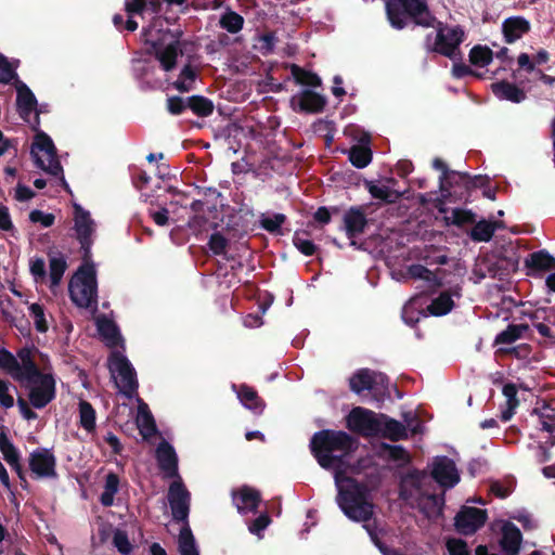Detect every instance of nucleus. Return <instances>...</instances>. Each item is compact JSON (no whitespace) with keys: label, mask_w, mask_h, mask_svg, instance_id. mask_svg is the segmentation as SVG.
<instances>
[{"label":"nucleus","mask_w":555,"mask_h":555,"mask_svg":"<svg viewBox=\"0 0 555 555\" xmlns=\"http://www.w3.org/2000/svg\"><path fill=\"white\" fill-rule=\"evenodd\" d=\"M302 235H308L307 232H295L293 236L294 246L305 256H312L317 251L315 244L309 238L304 237Z\"/></svg>","instance_id":"5fc2aeb1"},{"label":"nucleus","mask_w":555,"mask_h":555,"mask_svg":"<svg viewBox=\"0 0 555 555\" xmlns=\"http://www.w3.org/2000/svg\"><path fill=\"white\" fill-rule=\"evenodd\" d=\"M30 154L36 167L51 176L60 177L62 186L69 191V185L64 178L63 167L57 156V150L46 132H37L31 144Z\"/></svg>","instance_id":"0eeeda50"},{"label":"nucleus","mask_w":555,"mask_h":555,"mask_svg":"<svg viewBox=\"0 0 555 555\" xmlns=\"http://www.w3.org/2000/svg\"><path fill=\"white\" fill-rule=\"evenodd\" d=\"M505 223L496 220L493 216L488 217V243L492 242L498 247L488 253V276L498 279L500 284L491 287L496 289V294L488 292V320L508 321L513 317V310L519 304L511 296L501 295L500 292L511 284L509 278L518 269L519 257L516 248L513 246L508 236H498V230H504Z\"/></svg>","instance_id":"f257e3e1"},{"label":"nucleus","mask_w":555,"mask_h":555,"mask_svg":"<svg viewBox=\"0 0 555 555\" xmlns=\"http://www.w3.org/2000/svg\"><path fill=\"white\" fill-rule=\"evenodd\" d=\"M431 35H428L426 43L429 51L441 54L452 61L462 60L460 44L464 41L465 34L461 26L449 27L442 26L439 23L433 46L429 43Z\"/></svg>","instance_id":"1a4fd4ad"},{"label":"nucleus","mask_w":555,"mask_h":555,"mask_svg":"<svg viewBox=\"0 0 555 555\" xmlns=\"http://www.w3.org/2000/svg\"><path fill=\"white\" fill-rule=\"evenodd\" d=\"M386 13L393 28L401 30L406 26V15L401 0H388L386 2Z\"/></svg>","instance_id":"f704fd0d"},{"label":"nucleus","mask_w":555,"mask_h":555,"mask_svg":"<svg viewBox=\"0 0 555 555\" xmlns=\"http://www.w3.org/2000/svg\"><path fill=\"white\" fill-rule=\"evenodd\" d=\"M74 230L76 238L80 244L81 258L83 262L91 261L93 245V234L95 232V223L90 212L80 205H74Z\"/></svg>","instance_id":"9b49d317"},{"label":"nucleus","mask_w":555,"mask_h":555,"mask_svg":"<svg viewBox=\"0 0 555 555\" xmlns=\"http://www.w3.org/2000/svg\"><path fill=\"white\" fill-rule=\"evenodd\" d=\"M367 223L365 206H351L345 211L341 230L350 240L351 246H357L356 238L364 233Z\"/></svg>","instance_id":"2eb2a0df"},{"label":"nucleus","mask_w":555,"mask_h":555,"mask_svg":"<svg viewBox=\"0 0 555 555\" xmlns=\"http://www.w3.org/2000/svg\"><path fill=\"white\" fill-rule=\"evenodd\" d=\"M440 190L452 196H464L474 189H482L486 184V178L476 176L472 178L469 175L451 170L447 177H440Z\"/></svg>","instance_id":"f8f14e48"},{"label":"nucleus","mask_w":555,"mask_h":555,"mask_svg":"<svg viewBox=\"0 0 555 555\" xmlns=\"http://www.w3.org/2000/svg\"><path fill=\"white\" fill-rule=\"evenodd\" d=\"M364 188L371 194V196L375 199H379L387 204L396 203L401 194L395 190H391L386 185H378L375 181L365 180Z\"/></svg>","instance_id":"2f4dec72"},{"label":"nucleus","mask_w":555,"mask_h":555,"mask_svg":"<svg viewBox=\"0 0 555 555\" xmlns=\"http://www.w3.org/2000/svg\"><path fill=\"white\" fill-rule=\"evenodd\" d=\"M347 428L362 437H377L379 414L361 406L353 408L347 416Z\"/></svg>","instance_id":"ddd939ff"},{"label":"nucleus","mask_w":555,"mask_h":555,"mask_svg":"<svg viewBox=\"0 0 555 555\" xmlns=\"http://www.w3.org/2000/svg\"><path fill=\"white\" fill-rule=\"evenodd\" d=\"M197 78L196 69L189 63L183 66L173 86L180 92H189Z\"/></svg>","instance_id":"37998d69"},{"label":"nucleus","mask_w":555,"mask_h":555,"mask_svg":"<svg viewBox=\"0 0 555 555\" xmlns=\"http://www.w3.org/2000/svg\"><path fill=\"white\" fill-rule=\"evenodd\" d=\"M156 64L152 61L147 60H139L137 62L135 70L139 74L140 79L143 83L151 85V77L156 72Z\"/></svg>","instance_id":"e2e57ef3"},{"label":"nucleus","mask_w":555,"mask_h":555,"mask_svg":"<svg viewBox=\"0 0 555 555\" xmlns=\"http://www.w3.org/2000/svg\"><path fill=\"white\" fill-rule=\"evenodd\" d=\"M383 450L387 451L391 461L402 462L404 464L411 461L409 452L402 446L383 443Z\"/></svg>","instance_id":"680f3d73"},{"label":"nucleus","mask_w":555,"mask_h":555,"mask_svg":"<svg viewBox=\"0 0 555 555\" xmlns=\"http://www.w3.org/2000/svg\"><path fill=\"white\" fill-rule=\"evenodd\" d=\"M207 245L214 255L223 256L227 253L229 240L220 232H215L210 235Z\"/></svg>","instance_id":"bf43d9fd"},{"label":"nucleus","mask_w":555,"mask_h":555,"mask_svg":"<svg viewBox=\"0 0 555 555\" xmlns=\"http://www.w3.org/2000/svg\"><path fill=\"white\" fill-rule=\"evenodd\" d=\"M515 488V480L513 478H507L504 481L493 480L490 483V488L488 493L494 494L499 499H506Z\"/></svg>","instance_id":"864d4df0"},{"label":"nucleus","mask_w":555,"mask_h":555,"mask_svg":"<svg viewBox=\"0 0 555 555\" xmlns=\"http://www.w3.org/2000/svg\"><path fill=\"white\" fill-rule=\"evenodd\" d=\"M309 448L318 464L324 469H335L339 479L345 457L357 448V440L344 430L322 429L313 434Z\"/></svg>","instance_id":"7ed1b4c3"},{"label":"nucleus","mask_w":555,"mask_h":555,"mask_svg":"<svg viewBox=\"0 0 555 555\" xmlns=\"http://www.w3.org/2000/svg\"><path fill=\"white\" fill-rule=\"evenodd\" d=\"M292 75L294 76L295 80L302 85L308 87H319L321 86V78L310 70H306L298 65L292 66Z\"/></svg>","instance_id":"de8ad7c7"},{"label":"nucleus","mask_w":555,"mask_h":555,"mask_svg":"<svg viewBox=\"0 0 555 555\" xmlns=\"http://www.w3.org/2000/svg\"><path fill=\"white\" fill-rule=\"evenodd\" d=\"M454 306V302L448 293H441L437 298H435L431 304L428 306V311L430 314L440 317L449 313Z\"/></svg>","instance_id":"a18cd8bd"},{"label":"nucleus","mask_w":555,"mask_h":555,"mask_svg":"<svg viewBox=\"0 0 555 555\" xmlns=\"http://www.w3.org/2000/svg\"><path fill=\"white\" fill-rule=\"evenodd\" d=\"M379 427L378 436L390 441L397 442L409 437L405 425L386 414H379Z\"/></svg>","instance_id":"b1692460"},{"label":"nucleus","mask_w":555,"mask_h":555,"mask_svg":"<svg viewBox=\"0 0 555 555\" xmlns=\"http://www.w3.org/2000/svg\"><path fill=\"white\" fill-rule=\"evenodd\" d=\"M34 347H22L16 352L18 367L15 382L30 385L28 399L35 409H43L56 397V380L52 372L39 369L34 357Z\"/></svg>","instance_id":"f03ea898"},{"label":"nucleus","mask_w":555,"mask_h":555,"mask_svg":"<svg viewBox=\"0 0 555 555\" xmlns=\"http://www.w3.org/2000/svg\"><path fill=\"white\" fill-rule=\"evenodd\" d=\"M449 555H469L465 541L461 539H450L447 542Z\"/></svg>","instance_id":"774afa93"},{"label":"nucleus","mask_w":555,"mask_h":555,"mask_svg":"<svg viewBox=\"0 0 555 555\" xmlns=\"http://www.w3.org/2000/svg\"><path fill=\"white\" fill-rule=\"evenodd\" d=\"M29 314L34 320L35 328L39 333H46L49 326L46 320L43 306L37 302L31 304L29 306Z\"/></svg>","instance_id":"13d9d810"},{"label":"nucleus","mask_w":555,"mask_h":555,"mask_svg":"<svg viewBox=\"0 0 555 555\" xmlns=\"http://www.w3.org/2000/svg\"><path fill=\"white\" fill-rule=\"evenodd\" d=\"M113 545L122 555H128L132 552L133 545L131 544L128 533L124 530L116 529L113 534Z\"/></svg>","instance_id":"052dcab7"},{"label":"nucleus","mask_w":555,"mask_h":555,"mask_svg":"<svg viewBox=\"0 0 555 555\" xmlns=\"http://www.w3.org/2000/svg\"><path fill=\"white\" fill-rule=\"evenodd\" d=\"M158 468L166 478L179 477L178 455L175 448L166 440H162L155 451Z\"/></svg>","instance_id":"6ab92c4d"},{"label":"nucleus","mask_w":555,"mask_h":555,"mask_svg":"<svg viewBox=\"0 0 555 555\" xmlns=\"http://www.w3.org/2000/svg\"><path fill=\"white\" fill-rule=\"evenodd\" d=\"M475 222V215L470 211L463 209H454L452 212V223L459 227L473 224Z\"/></svg>","instance_id":"338daca9"},{"label":"nucleus","mask_w":555,"mask_h":555,"mask_svg":"<svg viewBox=\"0 0 555 555\" xmlns=\"http://www.w3.org/2000/svg\"><path fill=\"white\" fill-rule=\"evenodd\" d=\"M528 330L529 326L527 324H509L495 336L493 347H513L514 343L521 338Z\"/></svg>","instance_id":"bb28decb"},{"label":"nucleus","mask_w":555,"mask_h":555,"mask_svg":"<svg viewBox=\"0 0 555 555\" xmlns=\"http://www.w3.org/2000/svg\"><path fill=\"white\" fill-rule=\"evenodd\" d=\"M388 377L370 369H359L349 378L350 390L357 395L364 390H373L376 384H384Z\"/></svg>","instance_id":"412c9836"},{"label":"nucleus","mask_w":555,"mask_h":555,"mask_svg":"<svg viewBox=\"0 0 555 555\" xmlns=\"http://www.w3.org/2000/svg\"><path fill=\"white\" fill-rule=\"evenodd\" d=\"M98 332L111 348L117 347L121 341V335L116 323L109 319L102 318L96 322Z\"/></svg>","instance_id":"cd10ccee"},{"label":"nucleus","mask_w":555,"mask_h":555,"mask_svg":"<svg viewBox=\"0 0 555 555\" xmlns=\"http://www.w3.org/2000/svg\"><path fill=\"white\" fill-rule=\"evenodd\" d=\"M532 353V347L529 344L522 343L513 347H499L495 350L496 358L509 357L518 360H527Z\"/></svg>","instance_id":"a19ab883"},{"label":"nucleus","mask_w":555,"mask_h":555,"mask_svg":"<svg viewBox=\"0 0 555 555\" xmlns=\"http://www.w3.org/2000/svg\"><path fill=\"white\" fill-rule=\"evenodd\" d=\"M443 499L436 494H423L418 498V509L428 519L437 518L442 514Z\"/></svg>","instance_id":"c85d7f7f"},{"label":"nucleus","mask_w":555,"mask_h":555,"mask_svg":"<svg viewBox=\"0 0 555 555\" xmlns=\"http://www.w3.org/2000/svg\"><path fill=\"white\" fill-rule=\"evenodd\" d=\"M0 451L8 464L15 463L21 460L18 450L3 431L0 434Z\"/></svg>","instance_id":"603ef678"},{"label":"nucleus","mask_w":555,"mask_h":555,"mask_svg":"<svg viewBox=\"0 0 555 555\" xmlns=\"http://www.w3.org/2000/svg\"><path fill=\"white\" fill-rule=\"evenodd\" d=\"M236 393L241 403L246 409L253 411L255 414H261L263 412L266 402L259 397L255 388L246 384H242L238 386Z\"/></svg>","instance_id":"a878e982"},{"label":"nucleus","mask_w":555,"mask_h":555,"mask_svg":"<svg viewBox=\"0 0 555 555\" xmlns=\"http://www.w3.org/2000/svg\"><path fill=\"white\" fill-rule=\"evenodd\" d=\"M108 369L113 375L117 373L120 377V383L115 382L119 391L126 398L132 399L138 393L139 382L128 358L119 351H113L108 357Z\"/></svg>","instance_id":"9d476101"},{"label":"nucleus","mask_w":555,"mask_h":555,"mask_svg":"<svg viewBox=\"0 0 555 555\" xmlns=\"http://www.w3.org/2000/svg\"><path fill=\"white\" fill-rule=\"evenodd\" d=\"M68 293L79 308H90L98 302L96 271L92 261L83 262L70 279Z\"/></svg>","instance_id":"39448f33"},{"label":"nucleus","mask_w":555,"mask_h":555,"mask_svg":"<svg viewBox=\"0 0 555 555\" xmlns=\"http://www.w3.org/2000/svg\"><path fill=\"white\" fill-rule=\"evenodd\" d=\"M13 85L16 90L15 104H38L34 92L18 77L13 81Z\"/></svg>","instance_id":"3c124183"},{"label":"nucleus","mask_w":555,"mask_h":555,"mask_svg":"<svg viewBox=\"0 0 555 555\" xmlns=\"http://www.w3.org/2000/svg\"><path fill=\"white\" fill-rule=\"evenodd\" d=\"M79 406V425L88 433L95 430L96 413L92 404L86 400H81Z\"/></svg>","instance_id":"58836bf2"},{"label":"nucleus","mask_w":555,"mask_h":555,"mask_svg":"<svg viewBox=\"0 0 555 555\" xmlns=\"http://www.w3.org/2000/svg\"><path fill=\"white\" fill-rule=\"evenodd\" d=\"M66 269L67 261L62 253H49V278L51 287L60 285Z\"/></svg>","instance_id":"7c9ffc66"},{"label":"nucleus","mask_w":555,"mask_h":555,"mask_svg":"<svg viewBox=\"0 0 555 555\" xmlns=\"http://www.w3.org/2000/svg\"><path fill=\"white\" fill-rule=\"evenodd\" d=\"M526 267L535 271H547L555 268V258L546 250H538L529 254L525 260Z\"/></svg>","instance_id":"473e14b6"},{"label":"nucleus","mask_w":555,"mask_h":555,"mask_svg":"<svg viewBox=\"0 0 555 555\" xmlns=\"http://www.w3.org/2000/svg\"><path fill=\"white\" fill-rule=\"evenodd\" d=\"M191 499H182L169 502L172 518L177 522H188Z\"/></svg>","instance_id":"09e8293b"},{"label":"nucleus","mask_w":555,"mask_h":555,"mask_svg":"<svg viewBox=\"0 0 555 555\" xmlns=\"http://www.w3.org/2000/svg\"><path fill=\"white\" fill-rule=\"evenodd\" d=\"M491 89L502 100L519 103L525 99V93L521 89L506 81L492 83Z\"/></svg>","instance_id":"72a5a7b5"},{"label":"nucleus","mask_w":555,"mask_h":555,"mask_svg":"<svg viewBox=\"0 0 555 555\" xmlns=\"http://www.w3.org/2000/svg\"><path fill=\"white\" fill-rule=\"evenodd\" d=\"M339 209L337 207H332L331 209L326 206L319 207L313 214V220L320 225L324 227L328 224L332 220V214H337Z\"/></svg>","instance_id":"69168bd1"},{"label":"nucleus","mask_w":555,"mask_h":555,"mask_svg":"<svg viewBox=\"0 0 555 555\" xmlns=\"http://www.w3.org/2000/svg\"><path fill=\"white\" fill-rule=\"evenodd\" d=\"M232 498L238 513L256 512L261 501L260 492L248 486L233 491Z\"/></svg>","instance_id":"5701e85b"},{"label":"nucleus","mask_w":555,"mask_h":555,"mask_svg":"<svg viewBox=\"0 0 555 555\" xmlns=\"http://www.w3.org/2000/svg\"><path fill=\"white\" fill-rule=\"evenodd\" d=\"M405 15L410 16L415 25L423 27H433L436 17L429 12L428 5L424 0H401Z\"/></svg>","instance_id":"4be33fe9"},{"label":"nucleus","mask_w":555,"mask_h":555,"mask_svg":"<svg viewBox=\"0 0 555 555\" xmlns=\"http://www.w3.org/2000/svg\"><path fill=\"white\" fill-rule=\"evenodd\" d=\"M428 477L425 470H418L416 468L408 472L401 477L399 482V498L403 501L418 498L423 495L422 489L424 480Z\"/></svg>","instance_id":"aec40b11"},{"label":"nucleus","mask_w":555,"mask_h":555,"mask_svg":"<svg viewBox=\"0 0 555 555\" xmlns=\"http://www.w3.org/2000/svg\"><path fill=\"white\" fill-rule=\"evenodd\" d=\"M20 116L34 129L40 125L39 115L48 113L47 106H16Z\"/></svg>","instance_id":"c03bdc74"},{"label":"nucleus","mask_w":555,"mask_h":555,"mask_svg":"<svg viewBox=\"0 0 555 555\" xmlns=\"http://www.w3.org/2000/svg\"><path fill=\"white\" fill-rule=\"evenodd\" d=\"M502 393L505 398V404L503 408H501L499 417L501 421L507 422L513 417L515 409L519 404V400L517 398V388L512 383L505 384L502 387Z\"/></svg>","instance_id":"c756f323"},{"label":"nucleus","mask_w":555,"mask_h":555,"mask_svg":"<svg viewBox=\"0 0 555 555\" xmlns=\"http://www.w3.org/2000/svg\"><path fill=\"white\" fill-rule=\"evenodd\" d=\"M337 487L336 501L344 514L353 521H369L374 514L369 487L352 477L346 478L345 486Z\"/></svg>","instance_id":"20e7f679"},{"label":"nucleus","mask_w":555,"mask_h":555,"mask_svg":"<svg viewBox=\"0 0 555 555\" xmlns=\"http://www.w3.org/2000/svg\"><path fill=\"white\" fill-rule=\"evenodd\" d=\"M219 24L227 31L236 34L243 28L244 18L238 13L229 10L221 15Z\"/></svg>","instance_id":"49530a36"},{"label":"nucleus","mask_w":555,"mask_h":555,"mask_svg":"<svg viewBox=\"0 0 555 555\" xmlns=\"http://www.w3.org/2000/svg\"><path fill=\"white\" fill-rule=\"evenodd\" d=\"M486 522V511L472 506H462L454 518V526L459 533L473 534Z\"/></svg>","instance_id":"f3484780"},{"label":"nucleus","mask_w":555,"mask_h":555,"mask_svg":"<svg viewBox=\"0 0 555 555\" xmlns=\"http://www.w3.org/2000/svg\"><path fill=\"white\" fill-rule=\"evenodd\" d=\"M215 106H167V111L172 116L181 117V122L191 127L203 128L204 121L201 119L211 116Z\"/></svg>","instance_id":"a211bd4d"},{"label":"nucleus","mask_w":555,"mask_h":555,"mask_svg":"<svg viewBox=\"0 0 555 555\" xmlns=\"http://www.w3.org/2000/svg\"><path fill=\"white\" fill-rule=\"evenodd\" d=\"M502 31L507 43H513L530 31V23L522 16L506 18L502 24Z\"/></svg>","instance_id":"393cba45"},{"label":"nucleus","mask_w":555,"mask_h":555,"mask_svg":"<svg viewBox=\"0 0 555 555\" xmlns=\"http://www.w3.org/2000/svg\"><path fill=\"white\" fill-rule=\"evenodd\" d=\"M17 74L15 69L11 66L8 59L0 53V82L9 83L16 79Z\"/></svg>","instance_id":"0e129e2a"},{"label":"nucleus","mask_w":555,"mask_h":555,"mask_svg":"<svg viewBox=\"0 0 555 555\" xmlns=\"http://www.w3.org/2000/svg\"><path fill=\"white\" fill-rule=\"evenodd\" d=\"M120 479L115 473H108L105 476L104 490L100 495V503L104 507H111L114 504V496L119 490Z\"/></svg>","instance_id":"e433bc0d"},{"label":"nucleus","mask_w":555,"mask_h":555,"mask_svg":"<svg viewBox=\"0 0 555 555\" xmlns=\"http://www.w3.org/2000/svg\"><path fill=\"white\" fill-rule=\"evenodd\" d=\"M167 498L168 502L191 499V493L186 489L180 476L176 477V480L169 485Z\"/></svg>","instance_id":"4d7b16f0"},{"label":"nucleus","mask_w":555,"mask_h":555,"mask_svg":"<svg viewBox=\"0 0 555 555\" xmlns=\"http://www.w3.org/2000/svg\"><path fill=\"white\" fill-rule=\"evenodd\" d=\"M183 524L184 526L179 534V552L181 555H197L198 551L189 521Z\"/></svg>","instance_id":"79ce46f5"},{"label":"nucleus","mask_w":555,"mask_h":555,"mask_svg":"<svg viewBox=\"0 0 555 555\" xmlns=\"http://www.w3.org/2000/svg\"><path fill=\"white\" fill-rule=\"evenodd\" d=\"M430 475L443 488H453L460 481L454 461L444 455L434 457Z\"/></svg>","instance_id":"dca6fc26"},{"label":"nucleus","mask_w":555,"mask_h":555,"mask_svg":"<svg viewBox=\"0 0 555 555\" xmlns=\"http://www.w3.org/2000/svg\"><path fill=\"white\" fill-rule=\"evenodd\" d=\"M217 116L212 124L222 131L225 137H236L241 132H255V117L249 116L245 108L238 106H217ZM257 125L266 127L261 121Z\"/></svg>","instance_id":"6e6552de"},{"label":"nucleus","mask_w":555,"mask_h":555,"mask_svg":"<svg viewBox=\"0 0 555 555\" xmlns=\"http://www.w3.org/2000/svg\"><path fill=\"white\" fill-rule=\"evenodd\" d=\"M286 221L284 214H274L271 217L262 216L260 219V227L269 233H280L282 224Z\"/></svg>","instance_id":"6e6d98bb"},{"label":"nucleus","mask_w":555,"mask_h":555,"mask_svg":"<svg viewBox=\"0 0 555 555\" xmlns=\"http://www.w3.org/2000/svg\"><path fill=\"white\" fill-rule=\"evenodd\" d=\"M181 30L175 33L166 30L160 34L150 31L146 35L145 42L150 44L149 53L154 54L165 72H170L176 67L177 59L183 54L180 37Z\"/></svg>","instance_id":"423d86ee"},{"label":"nucleus","mask_w":555,"mask_h":555,"mask_svg":"<svg viewBox=\"0 0 555 555\" xmlns=\"http://www.w3.org/2000/svg\"><path fill=\"white\" fill-rule=\"evenodd\" d=\"M139 400V413L142 415L141 422L138 424L140 434L144 439H150L157 433V426L152 413L149 411L147 404Z\"/></svg>","instance_id":"c9c22d12"},{"label":"nucleus","mask_w":555,"mask_h":555,"mask_svg":"<svg viewBox=\"0 0 555 555\" xmlns=\"http://www.w3.org/2000/svg\"><path fill=\"white\" fill-rule=\"evenodd\" d=\"M28 467L34 479H56V456L52 449L37 448L28 456Z\"/></svg>","instance_id":"4468645a"},{"label":"nucleus","mask_w":555,"mask_h":555,"mask_svg":"<svg viewBox=\"0 0 555 555\" xmlns=\"http://www.w3.org/2000/svg\"><path fill=\"white\" fill-rule=\"evenodd\" d=\"M0 369L5 371L14 380L17 371H20L16 356L5 348L0 349Z\"/></svg>","instance_id":"8fccbe9b"},{"label":"nucleus","mask_w":555,"mask_h":555,"mask_svg":"<svg viewBox=\"0 0 555 555\" xmlns=\"http://www.w3.org/2000/svg\"><path fill=\"white\" fill-rule=\"evenodd\" d=\"M408 272L411 278L425 281L429 291H436L441 286V282L437 275L422 264L410 266Z\"/></svg>","instance_id":"4c0bfd02"},{"label":"nucleus","mask_w":555,"mask_h":555,"mask_svg":"<svg viewBox=\"0 0 555 555\" xmlns=\"http://www.w3.org/2000/svg\"><path fill=\"white\" fill-rule=\"evenodd\" d=\"M372 151L369 146L358 144L349 150L348 158L356 168H365L372 162Z\"/></svg>","instance_id":"ea45409f"}]
</instances>
